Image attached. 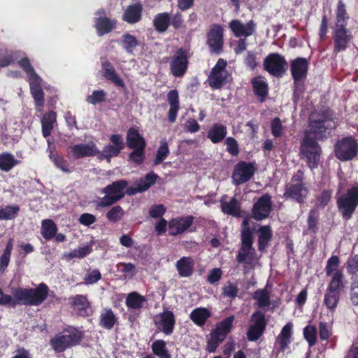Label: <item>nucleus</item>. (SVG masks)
<instances>
[{
    "instance_id": "4",
    "label": "nucleus",
    "mask_w": 358,
    "mask_h": 358,
    "mask_svg": "<svg viewBox=\"0 0 358 358\" xmlns=\"http://www.w3.org/2000/svg\"><path fill=\"white\" fill-rule=\"evenodd\" d=\"M336 206L345 221L351 220L358 207V185H353L337 196Z\"/></svg>"
},
{
    "instance_id": "11",
    "label": "nucleus",
    "mask_w": 358,
    "mask_h": 358,
    "mask_svg": "<svg viewBox=\"0 0 358 358\" xmlns=\"http://www.w3.org/2000/svg\"><path fill=\"white\" fill-rule=\"evenodd\" d=\"M251 324L249 326L246 335L249 341H258L266 331L268 320L265 313L262 310H255L250 317Z\"/></svg>"
},
{
    "instance_id": "37",
    "label": "nucleus",
    "mask_w": 358,
    "mask_h": 358,
    "mask_svg": "<svg viewBox=\"0 0 358 358\" xmlns=\"http://www.w3.org/2000/svg\"><path fill=\"white\" fill-rule=\"evenodd\" d=\"M210 316V311L203 307L196 308L189 314V318L194 324L201 327L205 325Z\"/></svg>"
},
{
    "instance_id": "39",
    "label": "nucleus",
    "mask_w": 358,
    "mask_h": 358,
    "mask_svg": "<svg viewBox=\"0 0 358 358\" xmlns=\"http://www.w3.org/2000/svg\"><path fill=\"white\" fill-rule=\"evenodd\" d=\"M273 237V231L270 225L261 226L258 229V250L264 251Z\"/></svg>"
},
{
    "instance_id": "23",
    "label": "nucleus",
    "mask_w": 358,
    "mask_h": 358,
    "mask_svg": "<svg viewBox=\"0 0 358 358\" xmlns=\"http://www.w3.org/2000/svg\"><path fill=\"white\" fill-rule=\"evenodd\" d=\"M70 306L76 314L82 317H87L92 313L91 303L86 295L76 294L70 299Z\"/></svg>"
},
{
    "instance_id": "63",
    "label": "nucleus",
    "mask_w": 358,
    "mask_h": 358,
    "mask_svg": "<svg viewBox=\"0 0 358 358\" xmlns=\"http://www.w3.org/2000/svg\"><path fill=\"white\" fill-rule=\"evenodd\" d=\"M350 301L354 306H358V275L352 277Z\"/></svg>"
},
{
    "instance_id": "40",
    "label": "nucleus",
    "mask_w": 358,
    "mask_h": 358,
    "mask_svg": "<svg viewBox=\"0 0 358 358\" xmlns=\"http://www.w3.org/2000/svg\"><path fill=\"white\" fill-rule=\"evenodd\" d=\"M57 114L55 111L50 110L44 114L42 120V134L45 138L51 135L53 125L56 122Z\"/></svg>"
},
{
    "instance_id": "59",
    "label": "nucleus",
    "mask_w": 358,
    "mask_h": 358,
    "mask_svg": "<svg viewBox=\"0 0 358 358\" xmlns=\"http://www.w3.org/2000/svg\"><path fill=\"white\" fill-rule=\"evenodd\" d=\"M132 150H134L129 155V161L137 165L143 164L145 159V148H133Z\"/></svg>"
},
{
    "instance_id": "8",
    "label": "nucleus",
    "mask_w": 358,
    "mask_h": 358,
    "mask_svg": "<svg viewBox=\"0 0 358 358\" xmlns=\"http://www.w3.org/2000/svg\"><path fill=\"white\" fill-rule=\"evenodd\" d=\"M309 63L305 57H297L290 62V72L294 80V95L300 94L303 92V85L301 82L308 75Z\"/></svg>"
},
{
    "instance_id": "62",
    "label": "nucleus",
    "mask_w": 358,
    "mask_h": 358,
    "mask_svg": "<svg viewBox=\"0 0 358 358\" xmlns=\"http://www.w3.org/2000/svg\"><path fill=\"white\" fill-rule=\"evenodd\" d=\"M332 191L330 189H323L316 197V201L318 206L324 208L329 204L331 199Z\"/></svg>"
},
{
    "instance_id": "13",
    "label": "nucleus",
    "mask_w": 358,
    "mask_h": 358,
    "mask_svg": "<svg viewBox=\"0 0 358 358\" xmlns=\"http://www.w3.org/2000/svg\"><path fill=\"white\" fill-rule=\"evenodd\" d=\"M206 44L208 45L210 52L220 55L223 51L224 46V29L219 24L210 25L206 34Z\"/></svg>"
},
{
    "instance_id": "27",
    "label": "nucleus",
    "mask_w": 358,
    "mask_h": 358,
    "mask_svg": "<svg viewBox=\"0 0 358 358\" xmlns=\"http://www.w3.org/2000/svg\"><path fill=\"white\" fill-rule=\"evenodd\" d=\"M293 324L287 323L281 329L280 333L276 338V343L279 344L278 352H284L289 348V344L292 341Z\"/></svg>"
},
{
    "instance_id": "57",
    "label": "nucleus",
    "mask_w": 358,
    "mask_h": 358,
    "mask_svg": "<svg viewBox=\"0 0 358 358\" xmlns=\"http://www.w3.org/2000/svg\"><path fill=\"white\" fill-rule=\"evenodd\" d=\"M124 215V211L120 206H115L111 208L106 213V216L108 221L117 223L122 220Z\"/></svg>"
},
{
    "instance_id": "58",
    "label": "nucleus",
    "mask_w": 358,
    "mask_h": 358,
    "mask_svg": "<svg viewBox=\"0 0 358 358\" xmlns=\"http://www.w3.org/2000/svg\"><path fill=\"white\" fill-rule=\"evenodd\" d=\"M319 222V213L315 209H312L308 213L307 220L308 229L313 234H315L318 231L317 224Z\"/></svg>"
},
{
    "instance_id": "1",
    "label": "nucleus",
    "mask_w": 358,
    "mask_h": 358,
    "mask_svg": "<svg viewBox=\"0 0 358 358\" xmlns=\"http://www.w3.org/2000/svg\"><path fill=\"white\" fill-rule=\"evenodd\" d=\"M336 127L334 113L329 108L315 111L310 115L308 129L304 131L299 154L301 158L306 159L307 166L311 170L317 168L320 162L322 148L317 141L327 138Z\"/></svg>"
},
{
    "instance_id": "42",
    "label": "nucleus",
    "mask_w": 358,
    "mask_h": 358,
    "mask_svg": "<svg viewBox=\"0 0 358 358\" xmlns=\"http://www.w3.org/2000/svg\"><path fill=\"white\" fill-rule=\"evenodd\" d=\"M146 301L145 296L141 295L138 292H132L129 293L125 301L128 309L140 310L143 306V303Z\"/></svg>"
},
{
    "instance_id": "38",
    "label": "nucleus",
    "mask_w": 358,
    "mask_h": 358,
    "mask_svg": "<svg viewBox=\"0 0 358 358\" xmlns=\"http://www.w3.org/2000/svg\"><path fill=\"white\" fill-rule=\"evenodd\" d=\"M330 277L331 280L328 283L327 289L341 294L345 287L343 271H338L334 276Z\"/></svg>"
},
{
    "instance_id": "16",
    "label": "nucleus",
    "mask_w": 358,
    "mask_h": 358,
    "mask_svg": "<svg viewBox=\"0 0 358 358\" xmlns=\"http://www.w3.org/2000/svg\"><path fill=\"white\" fill-rule=\"evenodd\" d=\"M241 247L236 255V261L240 264H251L255 259L256 250L253 247L254 238L250 236L241 237Z\"/></svg>"
},
{
    "instance_id": "54",
    "label": "nucleus",
    "mask_w": 358,
    "mask_h": 358,
    "mask_svg": "<svg viewBox=\"0 0 358 358\" xmlns=\"http://www.w3.org/2000/svg\"><path fill=\"white\" fill-rule=\"evenodd\" d=\"M49 156L57 168L65 173H70L71 171L69 168L67 161L62 155H58L55 151H50Z\"/></svg>"
},
{
    "instance_id": "12",
    "label": "nucleus",
    "mask_w": 358,
    "mask_h": 358,
    "mask_svg": "<svg viewBox=\"0 0 358 358\" xmlns=\"http://www.w3.org/2000/svg\"><path fill=\"white\" fill-rule=\"evenodd\" d=\"M332 38L334 41L333 53L336 55L347 50L353 39V36L347 26L335 24L332 31Z\"/></svg>"
},
{
    "instance_id": "48",
    "label": "nucleus",
    "mask_w": 358,
    "mask_h": 358,
    "mask_svg": "<svg viewBox=\"0 0 358 358\" xmlns=\"http://www.w3.org/2000/svg\"><path fill=\"white\" fill-rule=\"evenodd\" d=\"M13 248V239L12 238H9L6 245V248L3 250V254L1 255L0 257V271L3 272L6 268L8 267L10 256H11V252Z\"/></svg>"
},
{
    "instance_id": "19",
    "label": "nucleus",
    "mask_w": 358,
    "mask_h": 358,
    "mask_svg": "<svg viewBox=\"0 0 358 358\" xmlns=\"http://www.w3.org/2000/svg\"><path fill=\"white\" fill-rule=\"evenodd\" d=\"M176 323V317L171 310H164L156 315L154 324L157 329L166 335L173 334Z\"/></svg>"
},
{
    "instance_id": "2",
    "label": "nucleus",
    "mask_w": 358,
    "mask_h": 358,
    "mask_svg": "<svg viewBox=\"0 0 358 358\" xmlns=\"http://www.w3.org/2000/svg\"><path fill=\"white\" fill-rule=\"evenodd\" d=\"M13 296L5 294L0 288V305L9 308H15L17 305L38 306L48 298V286L43 282L36 288L17 287L13 291Z\"/></svg>"
},
{
    "instance_id": "50",
    "label": "nucleus",
    "mask_w": 358,
    "mask_h": 358,
    "mask_svg": "<svg viewBox=\"0 0 358 358\" xmlns=\"http://www.w3.org/2000/svg\"><path fill=\"white\" fill-rule=\"evenodd\" d=\"M252 298L257 301L259 307H268L271 304L270 294L266 289H257L254 292Z\"/></svg>"
},
{
    "instance_id": "10",
    "label": "nucleus",
    "mask_w": 358,
    "mask_h": 358,
    "mask_svg": "<svg viewBox=\"0 0 358 358\" xmlns=\"http://www.w3.org/2000/svg\"><path fill=\"white\" fill-rule=\"evenodd\" d=\"M263 66L271 76L276 78H282L289 67L285 57L278 52L268 54L264 59Z\"/></svg>"
},
{
    "instance_id": "26",
    "label": "nucleus",
    "mask_w": 358,
    "mask_h": 358,
    "mask_svg": "<svg viewBox=\"0 0 358 358\" xmlns=\"http://www.w3.org/2000/svg\"><path fill=\"white\" fill-rule=\"evenodd\" d=\"M254 94L261 102L265 101L268 94V85L263 76H256L251 80Z\"/></svg>"
},
{
    "instance_id": "55",
    "label": "nucleus",
    "mask_w": 358,
    "mask_h": 358,
    "mask_svg": "<svg viewBox=\"0 0 358 358\" xmlns=\"http://www.w3.org/2000/svg\"><path fill=\"white\" fill-rule=\"evenodd\" d=\"M158 175L155 173L153 171L148 173L143 178H141L138 184L143 192L148 190L152 185H153L157 179Z\"/></svg>"
},
{
    "instance_id": "43",
    "label": "nucleus",
    "mask_w": 358,
    "mask_h": 358,
    "mask_svg": "<svg viewBox=\"0 0 358 358\" xmlns=\"http://www.w3.org/2000/svg\"><path fill=\"white\" fill-rule=\"evenodd\" d=\"M20 163V161L16 159L10 152L0 154V170L2 171L8 172Z\"/></svg>"
},
{
    "instance_id": "25",
    "label": "nucleus",
    "mask_w": 358,
    "mask_h": 358,
    "mask_svg": "<svg viewBox=\"0 0 358 358\" xmlns=\"http://www.w3.org/2000/svg\"><path fill=\"white\" fill-rule=\"evenodd\" d=\"M116 25L117 20L115 19H110L105 16H100L94 19V27L99 36L111 32L116 27Z\"/></svg>"
},
{
    "instance_id": "5",
    "label": "nucleus",
    "mask_w": 358,
    "mask_h": 358,
    "mask_svg": "<svg viewBox=\"0 0 358 358\" xmlns=\"http://www.w3.org/2000/svg\"><path fill=\"white\" fill-rule=\"evenodd\" d=\"M234 316L230 315L218 322L210 334L206 342V350L208 352H215L220 344L222 343L227 335L231 331L234 321Z\"/></svg>"
},
{
    "instance_id": "60",
    "label": "nucleus",
    "mask_w": 358,
    "mask_h": 358,
    "mask_svg": "<svg viewBox=\"0 0 358 358\" xmlns=\"http://www.w3.org/2000/svg\"><path fill=\"white\" fill-rule=\"evenodd\" d=\"M303 336L310 347L316 344L317 329L315 326L308 325L303 329Z\"/></svg>"
},
{
    "instance_id": "64",
    "label": "nucleus",
    "mask_w": 358,
    "mask_h": 358,
    "mask_svg": "<svg viewBox=\"0 0 358 358\" xmlns=\"http://www.w3.org/2000/svg\"><path fill=\"white\" fill-rule=\"evenodd\" d=\"M227 151L232 156H237L239 153V148L237 141L233 137H228L225 140Z\"/></svg>"
},
{
    "instance_id": "56",
    "label": "nucleus",
    "mask_w": 358,
    "mask_h": 358,
    "mask_svg": "<svg viewBox=\"0 0 358 358\" xmlns=\"http://www.w3.org/2000/svg\"><path fill=\"white\" fill-rule=\"evenodd\" d=\"M19 66L23 69L28 76V81L36 79L39 77L36 73L34 69L31 64L29 59L27 57L21 59L18 62Z\"/></svg>"
},
{
    "instance_id": "32",
    "label": "nucleus",
    "mask_w": 358,
    "mask_h": 358,
    "mask_svg": "<svg viewBox=\"0 0 358 358\" xmlns=\"http://www.w3.org/2000/svg\"><path fill=\"white\" fill-rule=\"evenodd\" d=\"M30 92L37 107L43 108L45 103L44 92L41 87V79L40 77L28 81Z\"/></svg>"
},
{
    "instance_id": "6",
    "label": "nucleus",
    "mask_w": 358,
    "mask_h": 358,
    "mask_svg": "<svg viewBox=\"0 0 358 358\" xmlns=\"http://www.w3.org/2000/svg\"><path fill=\"white\" fill-rule=\"evenodd\" d=\"M129 182L124 179L118 180L106 185L101 190L105 196L98 201V206L108 207L120 201L125 196L124 190Z\"/></svg>"
},
{
    "instance_id": "24",
    "label": "nucleus",
    "mask_w": 358,
    "mask_h": 358,
    "mask_svg": "<svg viewBox=\"0 0 358 358\" xmlns=\"http://www.w3.org/2000/svg\"><path fill=\"white\" fill-rule=\"evenodd\" d=\"M229 28L234 33V36L238 38L252 36L256 29V23L252 20H250L246 24L242 23L238 20H233L229 24Z\"/></svg>"
},
{
    "instance_id": "34",
    "label": "nucleus",
    "mask_w": 358,
    "mask_h": 358,
    "mask_svg": "<svg viewBox=\"0 0 358 358\" xmlns=\"http://www.w3.org/2000/svg\"><path fill=\"white\" fill-rule=\"evenodd\" d=\"M176 266L180 277L188 278L193 274L194 261L191 257H182L177 261Z\"/></svg>"
},
{
    "instance_id": "41",
    "label": "nucleus",
    "mask_w": 358,
    "mask_h": 358,
    "mask_svg": "<svg viewBox=\"0 0 358 358\" xmlns=\"http://www.w3.org/2000/svg\"><path fill=\"white\" fill-rule=\"evenodd\" d=\"M171 24V17L169 13L164 12L157 14L153 19V26L159 33L165 32Z\"/></svg>"
},
{
    "instance_id": "28",
    "label": "nucleus",
    "mask_w": 358,
    "mask_h": 358,
    "mask_svg": "<svg viewBox=\"0 0 358 358\" xmlns=\"http://www.w3.org/2000/svg\"><path fill=\"white\" fill-rule=\"evenodd\" d=\"M118 324V317L110 308H103L99 318V325L106 330H111Z\"/></svg>"
},
{
    "instance_id": "17",
    "label": "nucleus",
    "mask_w": 358,
    "mask_h": 358,
    "mask_svg": "<svg viewBox=\"0 0 358 358\" xmlns=\"http://www.w3.org/2000/svg\"><path fill=\"white\" fill-rule=\"evenodd\" d=\"M308 192L306 183H288L285 187L283 197L286 200L291 199L301 204L307 199Z\"/></svg>"
},
{
    "instance_id": "7",
    "label": "nucleus",
    "mask_w": 358,
    "mask_h": 358,
    "mask_svg": "<svg viewBox=\"0 0 358 358\" xmlns=\"http://www.w3.org/2000/svg\"><path fill=\"white\" fill-rule=\"evenodd\" d=\"M189 51L185 48H179L167 58L171 74L175 78H181L187 73L189 66Z\"/></svg>"
},
{
    "instance_id": "30",
    "label": "nucleus",
    "mask_w": 358,
    "mask_h": 358,
    "mask_svg": "<svg viewBox=\"0 0 358 358\" xmlns=\"http://www.w3.org/2000/svg\"><path fill=\"white\" fill-rule=\"evenodd\" d=\"M103 76L108 80L112 82L115 86L124 88L125 84L124 80L118 76L114 66L108 61L101 63Z\"/></svg>"
},
{
    "instance_id": "49",
    "label": "nucleus",
    "mask_w": 358,
    "mask_h": 358,
    "mask_svg": "<svg viewBox=\"0 0 358 358\" xmlns=\"http://www.w3.org/2000/svg\"><path fill=\"white\" fill-rule=\"evenodd\" d=\"M169 153L170 150L168 143L165 138L162 139L160 141V145L157 150L156 156L153 161L154 164L159 165L162 163L169 156Z\"/></svg>"
},
{
    "instance_id": "18",
    "label": "nucleus",
    "mask_w": 358,
    "mask_h": 358,
    "mask_svg": "<svg viewBox=\"0 0 358 358\" xmlns=\"http://www.w3.org/2000/svg\"><path fill=\"white\" fill-rule=\"evenodd\" d=\"M228 195L222 196L220 203L221 211L227 215H231L236 218H241L245 216L246 213L241 208V202L236 196L230 198L228 201Z\"/></svg>"
},
{
    "instance_id": "3",
    "label": "nucleus",
    "mask_w": 358,
    "mask_h": 358,
    "mask_svg": "<svg viewBox=\"0 0 358 358\" xmlns=\"http://www.w3.org/2000/svg\"><path fill=\"white\" fill-rule=\"evenodd\" d=\"M84 334L76 328L69 327L57 334L50 340V345L57 353L64 352L68 348L78 345Z\"/></svg>"
},
{
    "instance_id": "14",
    "label": "nucleus",
    "mask_w": 358,
    "mask_h": 358,
    "mask_svg": "<svg viewBox=\"0 0 358 358\" xmlns=\"http://www.w3.org/2000/svg\"><path fill=\"white\" fill-rule=\"evenodd\" d=\"M256 168L253 164L241 161L236 164L232 173L233 182L236 185L248 182L255 175Z\"/></svg>"
},
{
    "instance_id": "51",
    "label": "nucleus",
    "mask_w": 358,
    "mask_h": 358,
    "mask_svg": "<svg viewBox=\"0 0 358 358\" xmlns=\"http://www.w3.org/2000/svg\"><path fill=\"white\" fill-rule=\"evenodd\" d=\"M19 212L20 207L17 205H8L0 208V220H14Z\"/></svg>"
},
{
    "instance_id": "52",
    "label": "nucleus",
    "mask_w": 358,
    "mask_h": 358,
    "mask_svg": "<svg viewBox=\"0 0 358 358\" xmlns=\"http://www.w3.org/2000/svg\"><path fill=\"white\" fill-rule=\"evenodd\" d=\"M340 259L337 255H332L329 257L327 262V264L324 268L326 275L327 277L334 276V275L338 271H343L342 269L339 268Z\"/></svg>"
},
{
    "instance_id": "15",
    "label": "nucleus",
    "mask_w": 358,
    "mask_h": 358,
    "mask_svg": "<svg viewBox=\"0 0 358 358\" xmlns=\"http://www.w3.org/2000/svg\"><path fill=\"white\" fill-rule=\"evenodd\" d=\"M272 210V197L268 194L261 196L252 205V217L257 221L267 218Z\"/></svg>"
},
{
    "instance_id": "35",
    "label": "nucleus",
    "mask_w": 358,
    "mask_h": 358,
    "mask_svg": "<svg viewBox=\"0 0 358 358\" xmlns=\"http://www.w3.org/2000/svg\"><path fill=\"white\" fill-rule=\"evenodd\" d=\"M228 72L210 71L207 81L213 90H220L227 83Z\"/></svg>"
},
{
    "instance_id": "45",
    "label": "nucleus",
    "mask_w": 358,
    "mask_h": 358,
    "mask_svg": "<svg viewBox=\"0 0 358 358\" xmlns=\"http://www.w3.org/2000/svg\"><path fill=\"white\" fill-rule=\"evenodd\" d=\"M58 231L56 224L50 219L43 220L41 223V235L46 240L53 238Z\"/></svg>"
},
{
    "instance_id": "22",
    "label": "nucleus",
    "mask_w": 358,
    "mask_h": 358,
    "mask_svg": "<svg viewBox=\"0 0 358 358\" xmlns=\"http://www.w3.org/2000/svg\"><path fill=\"white\" fill-rule=\"evenodd\" d=\"M69 150V154L73 159L94 157L100 153L96 145L94 142L76 144L71 146Z\"/></svg>"
},
{
    "instance_id": "20",
    "label": "nucleus",
    "mask_w": 358,
    "mask_h": 358,
    "mask_svg": "<svg viewBox=\"0 0 358 358\" xmlns=\"http://www.w3.org/2000/svg\"><path fill=\"white\" fill-rule=\"evenodd\" d=\"M194 217L187 215L185 217H177L172 218L169 222V234L171 236H176L182 234L193 224Z\"/></svg>"
},
{
    "instance_id": "33",
    "label": "nucleus",
    "mask_w": 358,
    "mask_h": 358,
    "mask_svg": "<svg viewBox=\"0 0 358 358\" xmlns=\"http://www.w3.org/2000/svg\"><path fill=\"white\" fill-rule=\"evenodd\" d=\"M127 145L129 148H146V142L140 134L138 130L134 127L128 129L126 136Z\"/></svg>"
},
{
    "instance_id": "21",
    "label": "nucleus",
    "mask_w": 358,
    "mask_h": 358,
    "mask_svg": "<svg viewBox=\"0 0 358 358\" xmlns=\"http://www.w3.org/2000/svg\"><path fill=\"white\" fill-rule=\"evenodd\" d=\"M109 139L113 145H108L103 147L101 152V159H105L109 161L111 157L118 156L121 150L124 148V143L121 135L112 134Z\"/></svg>"
},
{
    "instance_id": "31",
    "label": "nucleus",
    "mask_w": 358,
    "mask_h": 358,
    "mask_svg": "<svg viewBox=\"0 0 358 358\" xmlns=\"http://www.w3.org/2000/svg\"><path fill=\"white\" fill-rule=\"evenodd\" d=\"M167 101L170 106L168 120L171 123L175 122L180 109L179 94L176 90H171L167 94Z\"/></svg>"
},
{
    "instance_id": "44",
    "label": "nucleus",
    "mask_w": 358,
    "mask_h": 358,
    "mask_svg": "<svg viewBox=\"0 0 358 358\" xmlns=\"http://www.w3.org/2000/svg\"><path fill=\"white\" fill-rule=\"evenodd\" d=\"M341 294L326 289L324 295L323 305L331 313H334L341 299Z\"/></svg>"
},
{
    "instance_id": "53",
    "label": "nucleus",
    "mask_w": 358,
    "mask_h": 358,
    "mask_svg": "<svg viewBox=\"0 0 358 358\" xmlns=\"http://www.w3.org/2000/svg\"><path fill=\"white\" fill-rule=\"evenodd\" d=\"M122 44L127 53L132 54L134 49L138 45V41L134 36L126 33L122 36Z\"/></svg>"
},
{
    "instance_id": "46",
    "label": "nucleus",
    "mask_w": 358,
    "mask_h": 358,
    "mask_svg": "<svg viewBox=\"0 0 358 358\" xmlns=\"http://www.w3.org/2000/svg\"><path fill=\"white\" fill-rule=\"evenodd\" d=\"M151 349L152 353L159 358H171V355L166 348V343L164 340L155 341L152 343Z\"/></svg>"
},
{
    "instance_id": "47",
    "label": "nucleus",
    "mask_w": 358,
    "mask_h": 358,
    "mask_svg": "<svg viewBox=\"0 0 358 358\" xmlns=\"http://www.w3.org/2000/svg\"><path fill=\"white\" fill-rule=\"evenodd\" d=\"M336 23L341 26H347V21L349 19V15L345 8V4L343 0H338L337 8L336 10Z\"/></svg>"
},
{
    "instance_id": "61",
    "label": "nucleus",
    "mask_w": 358,
    "mask_h": 358,
    "mask_svg": "<svg viewBox=\"0 0 358 358\" xmlns=\"http://www.w3.org/2000/svg\"><path fill=\"white\" fill-rule=\"evenodd\" d=\"M106 99V93L104 90H94L91 95H88L86 101L92 105L104 102Z\"/></svg>"
},
{
    "instance_id": "29",
    "label": "nucleus",
    "mask_w": 358,
    "mask_h": 358,
    "mask_svg": "<svg viewBox=\"0 0 358 358\" xmlns=\"http://www.w3.org/2000/svg\"><path fill=\"white\" fill-rule=\"evenodd\" d=\"M143 6L136 3L127 6L122 15V20L129 24H136L142 18Z\"/></svg>"
},
{
    "instance_id": "36",
    "label": "nucleus",
    "mask_w": 358,
    "mask_h": 358,
    "mask_svg": "<svg viewBox=\"0 0 358 358\" xmlns=\"http://www.w3.org/2000/svg\"><path fill=\"white\" fill-rule=\"evenodd\" d=\"M227 128L225 125L220 123H215L212 125L207 134V138L213 143H219L222 142L227 136Z\"/></svg>"
},
{
    "instance_id": "9",
    "label": "nucleus",
    "mask_w": 358,
    "mask_h": 358,
    "mask_svg": "<svg viewBox=\"0 0 358 358\" xmlns=\"http://www.w3.org/2000/svg\"><path fill=\"white\" fill-rule=\"evenodd\" d=\"M358 143L352 136L338 140L334 145L335 157L341 162L352 160L357 155Z\"/></svg>"
}]
</instances>
